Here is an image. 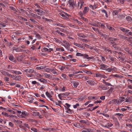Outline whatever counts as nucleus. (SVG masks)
Masks as SVG:
<instances>
[{"mask_svg": "<svg viewBox=\"0 0 132 132\" xmlns=\"http://www.w3.org/2000/svg\"><path fill=\"white\" fill-rule=\"evenodd\" d=\"M77 56H82L84 58L87 59L88 60V61L90 60L93 59L94 58V57L93 56L89 57V56L87 54H82V53H78L76 54Z\"/></svg>", "mask_w": 132, "mask_h": 132, "instance_id": "f257e3e1", "label": "nucleus"}, {"mask_svg": "<svg viewBox=\"0 0 132 132\" xmlns=\"http://www.w3.org/2000/svg\"><path fill=\"white\" fill-rule=\"evenodd\" d=\"M70 83L72 84V86L74 88H76L79 85V82L78 81L74 80H70Z\"/></svg>", "mask_w": 132, "mask_h": 132, "instance_id": "f03ea898", "label": "nucleus"}, {"mask_svg": "<svg viewBox=\"0 0 132 132\" xmlns=\"http://www.w3.org/2000/svg\"><path fill=\"white\" fill-rule=\"evenodd\" d=\"M34 10L36 12H37V14L39 15H41L42 14H45V11H43L40 9H35Z\"/></svg>", "mask_w": 132, "mask_h": 132, "instance_id": "7ed1b4c3", "label": "nucleus"}, {"mask_svg": "<svg viewBox=\"0 0 132 132\" xmlns=\"http://www.w3.org/2000/svg\"><path fill=\"white\" fill-rule=\"evenodd\" d=\"M68 3L70 5V7H71L73 8L74 6L75 5L76 2L74 0H69L68 1Z\"/></svg>", "mask_w": 132, "mask_h": 132, "instance_id": "20e7f679", "label": "nucleus"}, {"mask_svg": "<svg viewBox=\"0 0 132 132\" xmlns=\"http://www.w3.org/2000/svg\"><path fill=\"white\" fill-rule=\"evenodd\" d=\"M79 122L82 123H85L88 126L90 125L89 122L87 120H80L79 121Z\"/></svg>", "mask_w": 132, "mask_h": 132, "instance_id": "39448f33", "label": "nucleus"}, {"mask_svg": "<svg viewBox=\"0 0 132 132\" xmlns=\"http://www.w3.org/2000/svg\"><path fill=\"white\" fill-rule=\"evenodd\" d=\"M28 115L27 113L23 111L22 112L21 114L20 115V117L22 118H25Z\"/></svg>", "mask_w": 132, "mask_h": 132, "instance_id": "423d86ee", "label": "nucleus"}, {"mask_svg": "<svg viewBox=\"0 0 132 132\" xmlns=\"http://www.w3.org/2000/svg\"><path fill=\"white\" fill-rule=\"evenodd\" d=\"M16 51L17 52H26L27 53L28 52H29V51L28 50H24L23 49H21L19 48H18L16 49Z\"/></svg>", "mask_w": 132, "mask_h": 132, "instance_id": "0eeeda50", "label": "nucleus"}, {"mask_svg": "<svg viewBox=\"0 0 132 132\" xmlns=\"http://www.w3.org/2000/svg\"><path fill=\"white\" fill-rule=\"evenodd\" d=\"M100 69L102 70H106V69L108 68V67L105 64H101L100 65Z\"/></svg>", "mask_w": 132, "mask_h": 132, "instance_id": "6e6552de", "label": "nucleus"}, {"mask_svg": "<svg viewBox=\"0 0 132 132\" xmlns=\"http://www.w3.org/2000/svg\"><path fill=\"white\" fill-rule=\"evenodd\" d=\"M113 125V124L111 123H108L106 125H103V126L104 127H105L109 128V127L112 126Z\"/></svg>", "mask_w": 132, "mask_h": 132, "instance_id": "1a4fd4ad", "label": "nucleus"}, {"mask_svg": "<svg viewBox=\"0 0 132 132\" xmlns=\"http://www.w3.org/2000/svg\"><path fill=\"white\" fill-rule=\"evenodd\" d=\"M9 59L10 61L14 63H16V61L15 59L14 58L12 55L10 56L9 57Z\"/></svg>", "mask_w": 132, "mask_h": 132, "instance_id": "9d476101", "label": "nucleus"}, {"mask_svg": "<svg viewBox=\"0 0 132 132\" xmlns=\"http://www.w3.org/2000/svg\"><path fill=\"white\" fill-rule=\"evenodd\" d=\"M119 39L118 38L113 37H109L108 38V40L109 41H118Z\"/></svg>", "mask_w": 132, "mask_h": 132, "instance_id": "9b49d317", "label": "nucleus"}, {"mask_svg": "<svg viewBox=\"0 0 132 132\" xmlns=\"http://www.w3.org/2000/svg\"><path fill=\"white\" fill-rule=\"evenodd\" d=\"M87 82L91 86L94 85L95 84V82L93 80H88L87 81Z\"/></svg>", "mask_w": 132, "mask_h": 132, "instance_id": "f8f14e48", "label": "nucleus"}, {"mask_svg": "<svg viewBox=\"0 0 132 132\" xmlns=\"http://www.w3.org/2000/svg\"><path fill=\"white\" fill-rule=\"evenodd\" d=\"M119 29L121 31L123 32H129V30L128 29H126L125 28H124L122 27H119Z\"/></svg>", "mask_w": 132, "mask_h": 132, "instance_id": "ddd939ff", "label": "nucleus"}, {"mask_svg": "<svg viewBox=\"0 0 132 132\" xmlns=\"http://www.w3.org/2000/svg\"><path fill=\"white\" fill-rule=\"evenodd\" d=\"M56 69L55 68L51 69L50 71L53 74L57 75L58 74V72L56 71Z\"/></svg>", "mask_w": 132, "mask_h": 132, "instance_id": "4468645a", "label": "nucleus"}, {"mask_svg": "<svg viewBox=\"0 0 132 132\" xmlns=\"http://www.w3.org/2000/svg\"><path fill=\"white\" fill-rule=\"evenodd\" d=\"M99 87L101 89L103 90H106L108 89L109 87H106L104 85H102L99 86Z\"/></svg>", "mask_w": 132, "mask_h": 132, "instance_id": "2eb2a0df", "label": "nucleus"}, {"mask_svg": "<svg viewBox=\"0 0 132 132\" xmlns=\"http://www.w3.org/2000/svg\"><path fill=\"white\" fill-rule=\"evenodd\" d=\"M10 72L12 73H14L16 74H21L22 73L20 71H15L13 70H11Z\"/></svg>", "mask_w": 132, "mask_h": 132, "instance_id": "dca6fc26", "label": "nucleus"}, {"mask_svg": "<svg viewBox=\"0 0 132 132\" xmlns=\"http://www.w3.org/2000/svg\"><path fill=\"white\" fill-rule=\"evenodd\" d=\"M111 47L113 49L116 50H118L119 48L118 47L117 45V44H115L113 45Z\"/></svg>", "mask_w": 132, "mask_h": 132, "instance_id": "f3484780", "label": "nucleus"}, {"mask_svg": "<svg viewBox=\"0 0 132 132\" xmlns=\"http://www.w3.org/2000/svg\"><path fill=\"white\" fill-rule=\"evenodd\" d=\"M109 58L112 62H114L116 61V59L114 57L111 56L110 55H109Z\"/></svg>", "mask_w": 132, "mask_h": 132, "instance_id": "a211bd4d", "label": "nucleus"}, {"mask_svg": "<svg viewBox=\"0 0 132 132\" xmlns=\"http://www.w3.org/2000/svg\"><path fill=\"white\" fill-rule=\"evenodd\" d=\"M24 56L22 55L19 56L17 58L18 60L19 61H22L23 59Z\"/></svg>", "mask_w": 132, "mask_h": 132, "instance_id": "6ab92c4d", "label": "nucleus"}, {"mask_svg": "<svg viewBox=\"0 0 132 132\" xmlns=\"http://www.w3.org/2000/svg\"><path fill=\"white\" fill-rule=\"evenodd\" d=\"M75 78H77L81 79L83 78V76L82 75L80 74L75 75Z\"/></svg>", "mask_w": 132, "mask_h": 132, "instance_id": "aec40b11", "label": "nucleus"}, {"mask_svg": "<svg viewBox=\"0 0 132 132\" xmlns=\"http://www.w3.org/2000/svg\"><path fill=\"white\" fill-rule=\"evenodd\" d=\"M73 126L76 127L78 128H82V126L80 125V124L79 123H75L73 124Z\"/></svg>", "mask_w": 132, "mask_h": 132, "instance_id": "412c9836", "label": "nucleus"}, {"mask_svg": "<svg viewBox=\"0 0 132 132\" xmlns=\"http://www.w3.org/2000/svg\"><path fill=\"white\" fill-rule=\"evenodd\" d=\"M104 50L106 52L108 53H109L110 54H111L112 53L111 50H110L109 48L108 47H105L104 48Z\"/></svg>", "mask_w": 132, "mask_h": 132, "instance_id": "4be33fe9", "label": "nucleus"}, {"mask_svg": "<svg viewBox=\"0 0 132 132\" xmlns=\"http://www.w3.org/2000/svg\"><path fill=\"white\" fill-rule=\"evenodd\" d=\"M39 81L45 83H47L48 82L47 80L44 79L43 78H41L40 79Z\"/></svg>", "mask_w": 132, "mask_h": 132, "instance_id": "5701e85b", "label": "nucleus"}, {"mask_svg": "<svg viewBox=\"0 0 132 132\" xmlns=\"http://www.w3.org/2000/svg\"><path fill=\"white\" fill-rule=\"evenodd\" d=\"M97 26L99 27H101L102 28H103L105 27L104 25L102 24L101 22H98L97 23Z\"/></svg>", "mask_w": 132, "mask_h": 132, "instance_id": "b1692460", "label": "nucleus"}, {"mask_svg": "<svg viewBox=\"0 0 132 132\" xmlns=\"http://www.w3.org/2000/svg\"><path fill=\"white\" fill-rule=\"evenodd\" d=\"M121 9H119L118 10H115L113 12V15H117L118 14L119 12H120L121 11Z\"/></svg>", "mask_w": 132, "mask_h": 132, "instance_id": "393cba45", "label": "nucleus"}, {"mask_svg": "<svg viewBox=\"0 0 132 132\" xmlns=\"http://www.w3.org/2000/svg\"><path fill=\"white\" fill-rule=\"evenodd\" d=\"M55 25H56L57 26H60V27H63V28H66V26H64L63 24H61V23H55Z\"/></svg>", "mask_w": 132, "mask_h": 132, "instance_id": "a878e982", "label": "nucleus"}, {"mask_svg": "<svg viewBox=\"0 0 132 132\" xmlns=\"http://www.w3.org/2000/svg\"><path fill=\"white\" fill-rule=\"evenodd\" d=\"M89 8L88 7H85L84 8V9L83 11V12L84 14H85L89 10Z\"/></svg>", "mask_w": 132, "mask_h": 132, "instance_id": "bb28decb", "label": "nucleus"}, {"mask_svg": "<svg viewBox=\"0 0 132 132\" xmlns=\"http://www.w3.org/2000/svg\"><path fill=\"white\" fill-rule=\"evenodd\" d=\"M80 2V8L79 9H81L83 6V5L84 4V1L82 0L79 1Z\"/></svg>", "mask_w": 132, "mask_h": 132, "instance_id": "cd10ccee", "label": "nucleus"}, {"mask_svg": "<svg viewBox=\"0 0 132 132\" xmlns=\"http://www.w3.org/2000/svg\"><path fill=\"white\" fill-rule=\"evenodd\" d=\"M132 101L131 97H129L127 98H126L125 102H131Z\"/></svg>", "mask_w": 132, "mask_h": 132, "instance_id": "c85d7f7f", "label": "nucleus"}, {"mask_svg": "<svg viewBox=\"0 0 132 132\" xmlns=\"http://www.w3.org/2000/svg\"><path fill=\"white\" fill-rule=\"evenodd\" d=\"M55 32L57 33L58 34L61 35L62 36H64L65 35L64 34L60 32V31L58 30H56L55 31Z\"/></svg>", "mask_w": 132, "mask_h": 132, "instance_id": "c756f323", "label": "nucleus"}, {"mask_svg": "<svg viewBox=\"0 0 132 132\" xmlns=\"http://www.w3.org/2000/svg\"><path fill=\"white\" fill-rule=\"evenodd\" d=\"M118 36L121 39H125L126 38H127V37L123 35L119 34Z\"/></svg>", "mask_w": 132, "mask_h": 132, "instance_id": "7c9ffc66", "label": "nucleus"}, {"mask_svg": "<svg viewBox=\"0 0 132 132\" xmlns=\"http://www.w3.org/2000/svg\"><path fill=\"white\" fill-rule=\"evenodd\" d=\"M0 72L3 75L5 76H7L8 73V72L2 70H1Z\"/></svg>", "mask_w": 132, "mask_h": 132, "instance_id": "2f4dec72", "label": "nucleus"}, {"mask_svg": "<svg viewBox=\"0 0 132 132\" xmlns=\"http://www.w3.org/2000/svg\"><path fill=\"white\" fill-rule=\"evenodd\" d=\"M19 18L20 20H21L22 21H27V19L24 18L23 17L21 16H19L18 17Z\"/></svg>", "mask_w": 132, "mask_h": 132, "instance_id": "473e14b6", "label": "nucleus"}, {"mask_svg": "<svg viewBox=\"0 0 132 132\" xmlns=\"http://www.w3.org/2000/svg\"><path fill=\"white\" fill-rule=\"evenodd\" d=\"M125 17L123 15H120L118 16V18L120 20L124 19Z\"/></svg>", "mask_w": 132, "mask_h": 132, "instance_id": "72a5a7b5", "label": "nucleus"}, {"mask_svg": "<svg viewBox=\"0 0 132 132\" xmlns=\"http://www.w3.org/2000/svg\"><path fill=\"white\" fill-rule=\"evenodd\" d=\"M85 129L86 130H83L82 131V132H91L90 129Z\"/></svg>", "mask_w": 132, "mask_h": 132, "instance_id": "f704fd0d", "label": "nucleus"}, {"mask_svg": "<svg viewBox=\"0 0 132 132\" xmlns=\"http://www.w3.org/2000/svg\"><path fill=\"white\" fill-rule=\"evenodd\" d=\"M21 78V76H16V77H15V78L13 79L19 80H20Z\"/></svg>", "mask_w": 132, "mask_h": 132, "instance_id": "c9c22d12", "label": "nucleus"}, {"mask_svg": "<svg viewBox=\"0 0 132 132\" xmlns=\"http://www.w3.org/2000/svg\"><path fill=\"white\" fill-rule=\"evenodd\" d=\"M43 74L46 78H50V76L51 75L50 74H48L45 73H43Z\"/></svg>", "mask_w": 132, "mask_h": 132, "instance_id": "e433bc0d", "label": "nucleus"}, {"mask_svg": "<svg viewBox=\"0 0 132 132\" xmlns=\"http://www.w3.org/2000/svg\"><path fill=\"white\" fill-rule=\"evenodd\" d=\"M37 28L38 29L41 30H44V28L43 27L42 25L38 26Z\"/></svg>", "mask_w": 132, "mask_h": 132, "instance_id": "4c0bfd02", "label": "nucleus"}, {"mask_svg": "<svg viewBox=\"0 0 132 132\" xmlns=\"http://www.w3.org/2000/svg\"><path fill=\"white\" fill-rule=\"evenodd\" d=\"M2 114L3 115L5 116L6 117H10V115H9L8 113L5 112H2Z\"/></svg>", "mask_w": 132, "mask_h": 132, "instance_id": "58836bf2", "label": "nucleus"}, {"mask_svg": "<svg viewBox=\"0 0 132 132\" xmlns=\"http://www.w3.org/2000/svg\"><path fill=\"white\" fill-rule=\"evenodd\" d=\"M102 75L99 73H96V76L97 77H102Z\"/></svg>", "mask_w": 132, "mask_h": 132, "instance_id": "ea45409f", "label": "nucleus"}, {"mask_svg": "<svg viewBox=\"0 0 132 132\" xmlns=\"http://www.w3.org/2000/svg\"><path fill=\"white\" fill-rule=\"evenodd\" d=\"M45 68L44 69V70L47 72H49L51 70V68H46L45 66Z\"/></svg>", "mask_w": 132, "mask_h": 132, "instance_id": "a19ab883", "label": "nucleus"}, {"mask_svg": "<svg viewBox=\"0 0 132 132\" xmlns=\"http://www.w3.org/2000/svg\"><path fill=\"white\" fill-rule=\"evenodd\" d=\"M45 66H41L40 67H37L36 68V69L37 70H41L43 69L44 68Z\"/></svg>", "mask_w": 132, "mask_h": 132, "instance_id": "79ce46f5", "label": "nucleus"}, {"mask_svg": "<svg viewBox=\"0 0 132 132\" xmlns=\"http://www.w3.org/2000/svg\"><path fill=\"white\" fill-rule=\"evenodd\" d=\"M34 100V98L33 97H31L28 98V101L30 103H32L33 102L32 101L33 100Z\"/></svg>", "mask_w": 132, "mask_h": 132, "instance_id": "37998d69", "label": "nucleus"}, {"mask_svg": "<svg viewBox=\"0 0 132 132\" xmlns=\"http://www.w3.org/2000/svg\"><path fill=\"white\" fill-rule=\"evenodd\" d=\"M68 111H67L66 112L70 114H71L72 112H73V111L72 110L70 109L69 108H67Z\"/></svg>", "mask_w": 132, "mask_h": 132, "instance_id": "c03bdc74", "label": "nucleus"}, {"mask_svg": "<svg viewBox=\"0 0 132 132\" xmlns=\"http://www.w3.org/2000/svg\"><path fill=\"white\" fill-rule=\"evenodd\" d=\"M116 99H114L111 100L110 102H109V103H112V104H116Z\"/></svg>", "mask_w": 132, "mask_h": 132, "instance_id": "a18cd8bd", "label": "nucleus"}, {"mask_svg": "<svg viewBox=\"0 0 132 132\" xmlns=\"http://www.w3.org/2000/svg\"><path fill=\"white\" fill-rule=\"evenodd\" d=\"M30 21H31L32 22L35 24H36L38 23V22H37L35 20L32 19H29Z\"/></svg>", "mask_w": 132, "mask_h": 132, "instance_id": "49530a36", "label": "nucleus"}, {"mask_svg": "<svg viewBox=\"0 0 132 132\" xmlns=\"http://www.w3.org/2000/svg\"><path fill=\"white\" fill-rule=\"evenodd\" d=\"M46 96L49 98H51L52 97L51 94L47 91L46 92Z\"/></svg>", "mask_w": 132, "mask_h": 132, "instance_id": "de8ad7c7", "label": "nucleus"}, {"mask_svg": "<svg viewBox=\"0 0 132 132\" xmlns=\"http://www.w3.org/2000/svg\"><path fill=\"white\" fill-rule=\"evenodd\" d=\"M32 113H33L32 114L34 116H38V115H39V112H33Z\"/></svg>", "mask_w": 132, "mask_h": 132, "instance_id": "09e8293b", "label": "nucleus"}, {"mask_svg": "<svg viewBox=\"0 0 132 132\" xmlns=\"http://www.w3.org/2000/svg\"><path fill=\"white\" fill-rule=\"evenodd\" d=\"M125 34L126 35L128 36L129 35H130L132 36V32H127L125 33Z\"/></svg>", "mask_w": 132, "mask_h": 132, "instance_id": "8fccbe9b", "label": "nucleus"}, {"mask_svg": "<svg viewBox=\"0 0 132 132\" xmlns=\"http://www.w3.org/2000/svg\"><path fill=\"white\" fill-rule=\"evenodd\" d=\"M57 29H59L60 30V31H61L62 32H65L66 31V30L65 29H62V28H59L57 27Z\"/></svg>", "mask_w": 132, "mask_h": 132, "instance_id": "3c124183", "label": "nucleus"}, {"mask_svg": "<svg viewBox=\"0 0 132 132\" xmlns=\"http://www.w3.org/2000/svg\"><path fill=\"white\" fill-rule=\"evenodd\" d=\"M113 70V68L112 69L111 68H107L106 69V71L108 72H111L112 70Z\"/></svg>", "mask_w": 132, "mask_h": 132, "instance_id": "603ef678", "label": "nucleus"}, {"mask_svg": "<svg viewBox=\"0 0 132 132\" xmlns=\"http://www.w3.org/2000/svg\"><path fill=\"white\" fill-rule=\"evenodd\" d=\"M61 15L62 17V18H63L64 19H68V18L64 14H63L62 13L61 14Z\"/></svg>", "mask_w": 132, "mask_h": 132, "instance_id": "864d4df0", "label": "nucleus"}, {"mask_svg": "<svg viewBox=\"0 0 132 132\" xmlns=\"http://www.w3.org/2000/svg\"><path fill=\"white\" fill-rule=\"evenodd\" d=\"M59 68L61 70V71L63 70L65 68L63 66H59Z\"/></svg>", "mask_w": 132, "mask_h": 132, "instance_id": "5fc2aeb1", "label": "nucleus"}, {"mask_svg": "<svg viewBox=\"0 0 132 132\" xmlns=\"http://www.w3.org/2000/svg\"><path fill=\"white\" fill-rule=\"evenodd\" d=\"M4 80L6 82H8L10 81L9 78L7 77H5L4 78Z\"/></svg>", "mask_w": 132, "mask_h": 132, "instance_id": "6e6d98bb", "label": "nucleus"}, {"mask_svg": "<svg viewBox=\"0 0 132 132\" xmlns=\"http://www.w3.org/2000/svg\"><path fill=\"white\" fill-rule=\"evenodd\" d=\"M61 89V88H60L59 89V90H60L62 91H63V92L65 91V90L66 89V87H62V89Z\"/></svg>", "mask_w": 132, "mask_h": 132, "instance_id": "4d7b16f0", "label": "nucleus"}, {"mask_svg": "<svg viewBox=\"0 0 132 132\" xmlns=\"http://www.w3.org/2000/svg\"><path fill=\"white\" fill-rule=\"evenodd\" d=\"M31 131H33L35 132H37V130L36 129L32 127L31 129Z\"/></svg>", "mask_w": 132, "mask_h": 132, "instance_id": "13d9d810", "label": "nucleus"}, {"mask_svg": "<svg viewBox=\"0 0 132 132\" xmlns=\"http://www.w3.org/2000/svg\"><path fill=\"white\" fill-rule=\"evenodd\" d=\"M9 127H13L14 124L11 122H9Z\"/></svg>", "mask_w": 132, "mask_h": 132, "instance_id": "bf43d9fd", "label": "nucleus"}, {"mask_svg": "<svg viewBox=\"0 0 132 132\" xmlns=\"http://www.w3.org/2000/svg\"><path fill=\"white\" fill-rule=\"evenodd\" d=\"M30 14L34 18H36L37 16V15L32 13H30Z\"/></svg>", "mask_w": 132, "mask_h": 132, "instance_id": "052dcab7", "label": "nucleus"}, {"mask_svg": "<svg viewBox=\"0 0 132 132\" xmlns=\"http://www.w3.org/2000/svg\"><path fill=\"white\" fill-rule=\"evenodd\" d=\"M34 70L33 69H29L28 70V72L30 73H32L34 72Z\"/></svg>", "mask_w": 132, "mask_h": 132, "instance_id": "680f3d73", "label": "nucleus"}, {"mask_svg": "<svg viewBox=\"0 0 132 132\" xmlns=\"http://www.w3.org/2000/svg\"><path fill=\"white\" fill-rule=\"evenodd\" d=\"M56 50L57 51H64V50L63 48H56Z\"/></svg>", "mask_w": 132, "mask_h": 132, "instance_id": "e2e57ef3", "label": "nucleus"}, {"mask_svg": "<svg viewBox=\"0 0 132 132\" xmlns=\"http://www.w3.org/2000/svg\"><path fill=\"white\" fill-rule=\"evenodd\" d=\"M126 126L127 127H128L130 128H132V125L131 124L127 123Z\"/></svg>", "mask_w": 132, "mask_h": 132, "instance_id": "0e129e2a", "label": "nucleus"}, {"mask_svg": "<svg viewBox=\"0 0 132 132\" xmlns=\"http://www.w3.org/2000/svg\"><path fill=\"white\" fill-rule=\"evenodd\" d=\"M24 126L25 128H28V129H30V126L28 124L26 123L24 124Z\"/></svg>", "mask_w": 132, "mask_h": 132, "instance_id": "69168bd1", "label": "nucleus"}, {"mask_svg": "<svg viewBox=\"0 0 132 132\" xmlns=\"http://www.w3.org/2000/svg\"><path fill=\"white\" fill-rule=\"evenodd\" d=\"M37 47L35 45H32V46L30 48L32 49V50H34L36 48H37Z\"/></svg>", "mask_w": 132, "mask_h": 132, "instance_id": "338daca9", "label": "nucleus"}, {"mask_svg": "<svg viewBox=\"0 0 132 132\" xmlns=\"http://www.w3.org/2000/svg\"><path fill=\"white\" fill-rule=\"evenodd\" d=\"M78 14L80 16V17L81 18L83 16V15L84 13H83V12L82 13V11H80L79 12Z\"/></svg>", "mask_w": 132, "mask_h": 132, "instance_id": "774afa93", "label": "nucleus"}]
</instances>
